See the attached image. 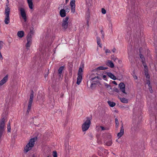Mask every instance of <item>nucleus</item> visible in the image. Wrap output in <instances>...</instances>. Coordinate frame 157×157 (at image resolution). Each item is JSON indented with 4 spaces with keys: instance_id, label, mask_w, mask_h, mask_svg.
<instances>
[{
    "instance_id": "nucleus-1",
    "label": "nucleus",
    "mask_w": 157,
    "mask_h": 157,
    "mask_svg": "<svg viewBox=\"0 0 157 157\" xmlns=\"http://www.w3.org/2000/svg\"><path fill=\"white\" fill-rule=\"evenodd\" d=\"M37 137H34L31 139L29 142L28 143L24 148V152L25 153H27L29 151L31 150L32 148L34 146L35 142L37 140Z\"/></svg>"
},
{
    "instance_id": "nucleus-2",
    "label": "nucleus",
    "mask_w": 157,
    "mask_h": 157,
    "mask_svg": "<svg viewBox=\"0 0 157 157\" xmlns=\"http://www.w3.org/2000/svg\"><path fill=\"white\" fill-rule=\"evenodd\" d=\"M86 120L82 125V131L84 132L87 130L90 127L91 124V119L89 117H87Z\"/></svg>"
},
{
    "instance_id": "nucleus-3",
    "label": "nucleus",
    "mask_w": 157,
    "mask_h": 157,
    "mask_svg": "<svg viewBox=\"0 0 157 157\" xmlns=\"http://www.w3.org/2000/svg\"><path fill=\"white\" fill-rule=\"evenodd\" d=\"M10 9L9 7H6L5 9V14L6 15L4 20L5 23L6 24H8L10 22Z\"/></svg>"
},
{
    "instance_id": "nucleus-4",
    "label": "nucleus",
    "mask_w": 157,
    "mask_h": 157,
    "mask_svg": "<svg viewBox=\"0 0 157 157\" xmlns=\"http://www.w3.org/2000/svg\"><path fill=\"white\" fill-rule=\"evenodd\" d=\"M69 19V17L67 16L65 18H64L62 22V29L64 30H66L67 29L68 25V21Z\"/></svg>"
},
{
    "instance_id": "nucleus-5",
    "label": "nucleus",
    "mask_w": 157,
    "mask_h": 157,
    "mask_svg": "<svg viewBox=\"0 0 157 157\" xmlns=\"http://www.w3.org/2000/svg\"><path fill=\"white\" fill-rule=\"evenodd\" d=\"M140 125L138 124H136L132 126L131 128V133L132 134H135L140 130Z\"/></svg>"
},
{
    "instance_id": "nucleus-6",
    "label": "nucleus",
    "mask_w": 157,
    "mask_h": 157,
    "mask_svg": "<svg viewBox=\"0 0 157 157\" xmlns=\"http://www.w3.org/2000/svg\"><path fill=\"white\" fill-rule=\"evenodd\" d=\"M32 35L28 34L27 36V43L26 44L25 47L26 48L27 50H29L30 45L32 44Z\"/></svg>"
},
{
    "instance_id": "nucleus-7",
    "label": "nucleus",
    "mask_w": 157,
    "mask_h": 157,
    "mask_svg": "<svg viewBox=\"0 0 157 157\" xmlns=\"http://www.w3.org/2000/svg\"><path fill=\"white\" fill-rule=\"evenodd\" d=\"M18 10L20 11L21 15L24 19V21L25 22L27 21V17L24 9L23 8L19 7Z\"/></svg>"
},
{
    "instance_id": "nucleus-8",
    "label": "nucleus",
    "mask_w": 157,
    "mask_h": 157,
    "mask_svg": "<svg viewBox=\"0 0 157 157\" xmlns=\"http://www.w3.org/2000/svg\"><path fill=\"white\" fill-rule=\"evenodd\" d=\"M122 122V124L121 125V128L120 129V131L118 133L117 135V136L118 137V139L120 138L124 135V128L123 127V124L122 122V121H121Z\"/></svg>"
},
{
    "instance_id": "nucleus-9",
    "label": "nucleus",
    "mask_w": 157,
    "mask_h": 157,
    "mask_svg": "<svg viewBox=\"0 0 157 157\" xmlns=\"http://www.w3.org/2000/svg\"><path fill=\"white\" fill-rule=\"evenodd\" d=\"M120 88V90L123 93L127 94V93L125 92V86L123 82H121L118 86Z\"/></svg>"
},
{
    "instance_id": "nucleus-10",
    "label": "nucleus",
    "mask_w": 157,
    "mask_h": 157,
    "mask_svg": "<svg viewBox=\"0 0 157 157\" xmlns=\"http://www.w3.org/2000/svg\"><path fill=\"white\" fill-rule=\"evenodd\" d=\"M70 5L71 6V11L74 13L75 10V0H71L70 2Z\"/></svg>"
},
{
    "instance_id": "nucleus-11",
    "label": "nucleus",
    "mask_w": 157,
    "mask_h": 157,
    "mask_svg": "<svg viewBox=\"0 0 157 157\" xmlns=\"http://www.w3.org/2000/svg\"><path fill=\"white\" fill-rule=\"evenodd\" d=\"M92 0H86V5L87 8V11H90L91 8Z\"/></svg>"
},
{
    "instance_id": "nucleus-12",
    "label": "nucleus",
    "mask_w": 157,
    "mask_h": 157,
    "mask_svg": "<svg viewBox=\"0 0 157 157\" xmlns=\"http://www.w3.org/2000/svg\"><path fill=\"white\" fill-rule=\"evenodd\" d=\"M8 75H6L0 81V87L5 83L7 81Z\"/></svg>"
},
{
    "instance_id": "nucleus-13",
    "label": "nucleus",
    "mask_w": 157,
    "mask_h": 157,
    "mask_svg": "<svg viewBox=\"0 0 157 157\" xmlns=\"http://www.w3.org/2000/svg\"><path fill=\"white\" fill-rule=\"evenodd\" d=\"M105 74H107V75L111 78L113 79V80H115L117 79L116 77L112 73L110 72H106Z\"/></svg>"
},
{
    "instance_id": "nucleus-14",
    "label": "nucleus",
    "mask_w": 157,
    "mask_h": 157,
    "mask_svg": "<svg viewBox=\"0 0 157 157\" xmlns=\"http://www.w3.org/2000/svg\"><path fill=\"white\" fill-rule=\"evenodd\" d=\"M82 74H78V77L77 78V81L76 82L77 84L79 85L82 81Z\"/></svg>"
},
{
    "instance_id": "nucleus-15",
    "label": "nucleus",
    "mask_w": 157,
    "mask_h": 157,
    "mask_svg": "<svg viewBox=\"0 0 157 157\" xmlns=\"http://www.w3.org/2000/svg\"><path fill=\"white\" fill-rule=\"evenodd\" d=\"M59 14L61 17H63L66 16L65 10L64 9H61L59 12Z\"/></svg>"
},
{
    "instance_id": "nucleus-16",
    "label": "nucleus",
    "mask_w": 157,
    "mask_h": 157,
    "mask_svg": "<svg viewBox=\"0 0 157 157\" xmlns=\"http://www.w3.org/2000/svg\"><path fill=\"white\" fill-rule=\"evenodd\" d=\"M106 64L108 66L111 68H113L114 67V64L113 62L110 60H108Z\"/></svg>"
},
{
    "instance_id": "nucleus-17",
    "label": "nucleus",
    "mask_w": 157,
    "mask_h": 157,
    "mask_svg": "<svg viewBox=\"0 0 157 157\" xmlns=\"http://www.w3.org/2000/svg\"><path fill=\"white\" fill-rule=\"evenodd\" d=\"M25 35V33L23 31H18L17 33V36L20 38H22Z\"/></svg>"
},
{
    "instance_id": "nucleus-18",
    "label": "nucleus",
    "mask_w": 157,
    "mask_h": 157,
    "mask_svg": "<svg viewBox=\"0 0 157 157\" xmlns=\"http://www.w3.org/2000/svg\"><path fill=\"white\" fill-rule=\"evenodd\" d=\"M64 66L60 67L58 70V73L59 74V76L60 77L61 76V75L62 73V71L64 69Z\"/></svg>"
},
{
    "instance_id": "nucleus-19",
    "label": "nucleus",
    "mask_w": 157,
    "mask_h": 157,
    "mask_svg": "<svg viewBox=\"0 0 157 157\" xmlns=\"http://www.w3.org/2000/svg\"><path fill=\"white\" fill-rule=\"evenodd\" d=\"M118 98H119V99L121 100V101L124 103H127L128 102V99H126L125 98H119V96H118Z\"/></svg>"
},
{
    "instance_id": "nucleus-20",
    "label": "nucleus",
    "mask_w": 157,
    "mask_h": 157,
    "mask_svg": "<svg viewBox=\"0 0 157 157\" xmlns=\"http://www.w3.org/2000/svg\"><path fill=\"white\" fill-rule=\"evenodd\" d=\"M27 1L29 8L31 9H33V3L32 2V0H27Z\"/></svg>"
},
{
    "instance_id": "nucleus-21",
    "label": "nucleus",
    "mask_w": 157,
    "mask_h": 157,
    "mask_svg": "<svg viewBox=\"0 0 157 157\" xmlns=\"http://www.w3.org/2000/svg\"><path fill=\"white\" fill-rule=\"evenodd\" d=\"M90 18V11H86V21H89Z\"/></svg>"
},
{
    "instance_id": "nucleus-22",
    "label": "nucleus",
    "mask_w": 157,
    "mask_h": 157,
    "mask_svg": "<svg viewBox=\"0 0 157 157\" xmlns=\"http://www.w3.org/2000/svg\"><path fill=\"white\" fill-rule=\"evenodd\" d=\"M104 143L105 145L108 146H110L112 144V140H109V141L105 142V141H104Z\"/></svg>"
},
{
    "instance_id": "nucleus-23",
    "label": "nucleus",
    "mask_w": 157,
    "mask_h": 157,
    "mask_svg": "<svg viewBox=\"0 0 157 157\" xmlns=\"http://www.w3.org/2000/svg\"><path fill=\"white\" fill-rule=\"evenodd\" d=\"M5 124V119L4 118H3L2 119V120L0 122V127L4 128Z\"/></svg>"
},
{
    "instance_id": "nucleus-24",
    "label": "nucleus",
    "mask_w": 157,
    "mask_h": 157,
    "mask_svg": "<svg viewBox=\"0 0 157 157\" xmlns=\"http://www.w3.org/2000/svg\"><path fill=\"white\" fill-rule=\"evenodd\" d=\"M33 96H30L29 101V102L28 105L32 106V105L33 101Z\"/></svg>"
},
{
    "instance_id": "nucleus-25",
    "label": "nucleus",
    "mask_w": 157,
    "mask_h": 157,
    "mask_svg": "<svg viewBox=\"0 0 157 157\" xmlns=\"http://www.w3.org/2000/svg\"><path fill=\"white\" fill-rule=\"evenodd\" d=\"M108 103L109 105L111 107H113L116 105V103L113 102L111 101H108Z\"/></svg>"
},
{
    "instance_id": "nucleus-26",
    "label": "nucleus",
    "mask_w": 157,
    "mask_h": 157,
    "mask_svg": "<svg viewBox=\"0 0 157 157\" xmlns=\"http://www.w3.org/2000/svg\"><path fill=\"white\" fill-rule=\"evenodd\" d=\"M144 60L142 59V63H143V66L144 67V70H147V69H148V67H147V64H146V63L144 62Z\"/></svg>"
},
{
    "instance_id": "nucleus-27",
    "label": "nucleus",
    "mask_w": 157,
    "mask_h": 157,
    "mask_svg": "<svg viewBox=\"0 0 157 157\" xmlns=\"http://www.w3.org/2000/svg\"><path fill=\"white\" fill-rule=\"evenodd\" d=\"M145 75L147 78L150 79V76L148 73V69L147 70H144Z\"/></svg>"
},
{
    "instance_id": "nucleus-28",
    "label": "nucleus",
    "mask_w": 157,
    "mask_h": 157,
    "mask_svg": "<svg viewBox=\"0 0 157 157\" xmlns=\"http://www.w3.org/2000/svg\"><path fill=\"white\" fill-rule=\"evenodd\" d=\"M31 106H32L28 105L26 113V114L27 115H28L29 114V112L31 109Z\"/></svg>"
},
{
    "instance_id": "nucleus-29",
    "label": "nucleus",
    "mask_w": 157,
    "mask_h": 157,
    "mask_svg": "<svg viewBox=\"0 0 157 157\" xmlns=\"http://www.w3.org/2000/svg\"><path fill=\"white\" fill-rule=\"evenodd\" d=\"M115 122L116 124V127L117 128L118 127L119 124V122L117 118L115 119Z\"/></svg>"
},
{
    "instance_id": "nucleus-30",
    "label": "nucleus",
    "mask_w": 157,
    "mask_h": 157,
    "mask_svg": "<svg viewBox=\"0 0 157 157\" xmlns=\"http://www.w3.org/2000/svg\"><path fill=\"white\" fill-rule=\"evenodd\" d=\"M52 155L53 157H57V153L56 151H53Z\"/></svg>"
},
{
    "instance_id": "nucleus-31",
    "label": "nucleus",
    "mask_w": 157,
    "mask_h": 157,
    "mask_svg": "<svg viewBox=\"0 0 157 157\" xmlns=\"http://www.w3.org/2000/svg\"><path fill=\"white\" fill-rule=\"evenodd\" d=\"M113 91L114 92H116L120 94L119 90L117 88L114 87L113 89Z\"/></svg>"
},
{
    "instance_id": "nucleus-32",
    "label": "nucleus",
    "mask_w": 157,
    "mask_h": 157,
    "mask_svg": "<svg viewBox=\"0 0 157 157\" xmlns=\"http://www.w3.org/2000/svg\"><path fill=\"white\" fill-rule=\"evenodd\" d=\"M97 43L98 45H99L100 44L101 40L100 38L99 37H97Z\"/></svg>"
},
{
    "instance_id": "nucleus-33",
    "label": "nucleus",
    "mask_w": 157,
    "mask_h": 157,
    "mask_svg": "<svg viewBox=\"0 0 157 157\" xmlns=\"http://www.w3.org/2000/svg\"><path fill=\"white\" fill-rule=\"evenodd\" d=\"M82 71H83V70H82V68L81 67H80L79 68L78 74H82Z\"/></svg>"
},
{
    "instance_id": "nucleus-34",
    "label": "nucleus",
    "mask_w": 157,
    "mask_h": 157,
    "mask_svg": "<svg viewBox=\"0 0 157 157\" xmlns=\"http://www.w3.org/2000/svg\"><path fill=\"white\" fill-rule=\"evenodd\" d=\"M98 70H104V67H103V66L99 67H98L97 68H96L95 69V70L97 71Z\"/></svg>"
},
{
    "instance_id": "nucleus-35",
    "label": "nucleus",
    "mask_w": 157,
    "mask_h": 157,
    "mask_svg": "<svg viewBox=\"0 0 157 157\" xmlns=\"http://www.w3.org/2000/svg\"><path fill=\"white\" fill-rule=\"evenodd\" d=\"M96 78H97L98 79H100V80H101V78H100L98 76H95L94 77L91 78V79H90V80L92 81L93 80H94Z\"/></svg>"
},
{
    "instance_id": "nucleus-36",
    "label": "nucleus",
    "mask_w": 157,
    "mask_h": 157,
    "mask_svg": "<svg viewBox=\"0 0 157 157\" xmlns=\"http://www.w3.org/2000/svg\"><path fill=\"white\" fill-rule=\"evenodd\" d=\"M105 85L106 88H109L110 89H112L111 86L110 85L106 83H105Z\"/></svg>"
},
{
    "instance_id": "nucleus-37",
    "label": "nucleus",
    "mask_w": 157,
    "mask_h": 157,
    "mask_svg": "<svg viewBox=\"0 0 157 157\" xmlns=\"http://www.w3.org/2000/svg\"><path fill=\"white\" fill-rule=\"evenodd\" d=\"M148 86L149 87V90H150V93H152L153 92V90L152 89L151 84L150 85H148Z\"/></svg>"
},
{
    "instance_id": "nucleus-38",
    "label": "nucleus",
    "mask_w": 157,
    "mask_h": 157,
    "mask_svg": "<svg viewBox=\"0 0 157 157\" xmlns=\"http://www.w3.org/2000/svg\"><path fill=\"white\" fill-rule=\"evenodd\" d=\"M33 27L30 28V33L29 34H30L31 35V34H33Z\"/></svg>"
},
{
    "instance_id": "nucleus-39",
    "label": "nucleus",
    "mask_w": 157,
    "mask_h": 157,
    "mask_svg": "<svg viewBox=\"0 0 157 157\" xmlns=\"http://www.w3.org/2000/svg\"><path fill=\"white\" fill-rule=\"evenodd\" d=\"M101 12L103 14H105L106 13V11L104 8L101 9Z\"/></svg>"
},
{
    "instance_id": "nucleus-40",
    "label": "nucleus",
    "mask_w": 157,
    "mask_h": 157,
    "mask_svg": "<svg viewBox=\"0 0 157 157\" xmlns=\"http://www.w3.org/2000/svg\"><path fill=\"white\" fill-rule=\"evenodd\" d=\"M140 56L141 59H143L144 60H145L144 57L143 55L142 54H140Z\"/></svg>"
},
{
    "instance_id": "nucleus-41",
    "label": "nucleus",
    "mask_w": 157,
    "mask_h": 157,
    "mask_svg": "<svg viewBox=\"0 0 157 157\" xmlns=\"http://www.w3.org/2000/svg\"><path fill=\"white\" fill-rule=\"evenodd\" d=\"M7 129L8 132H11V127L10 126H7Z\"/></svg>"
},
{
    "instance_id": "nucleus-42",
    "label": "nucleus",
    "mask_w": 157,
    "mask_h": 157,
    "mask_svg": "<svg viewBox=\"0 0 157 157\" xmlns=\"http://www.w3.org/2000/svg\"><path fill=\"white\" fill-rule=\"evenodd\" d=\"M147 84L148 85V86L151 85L150 80L149 79L147 80Z\"/></svg>"
},
{
    "instance_id": "nucleus-43",
    "label": "nucleus",
    "mask_w": 157,
    "mask_h": 157,
    "mask_svg": "<svg viewBox=\"0 0 157 157\" xmlns=\"http://www.w3.org/2000/svg\"><path fill=\"white\" fill-rule=\"evenodd\" d=\"M106 76H107L106 75H103V78L106 81H107V79Z\"/></svg>"
},
{
    "instance_id": "nucleus-44",
    "label": "nucleus",
    "mask_w": 157,
    "mask_h": 157,
    "mask_svg": "<svg viewBox=\"0 0 157 157\" xmlns=\"http://www.w3.org/2000/svg\"><path fill=\"white\" fill-rule=\"evenodd\" d=\"M105 52L106 53H110V50H109L108 49H106V50H105Z\"/></svg>"
},
{
    "instance_id": "nucleus-45",
    "label": "nucleus",
    "mask_w": 157,
    "mask_h": 157,
    "mask_svg": "<svg viewBox=\"0 0 157 157\" xmlns=\"http://www.w3.org/2000/svg\"><path fill=\"white\" fill-rule=\"evenodd\" d=\"M2 43V41H0V50H1L2 48V45L1 43Z\"/></svg>"
},
{
    "instance_id": "nucleus-46",
    "label": "nucleus",
    "mask_w": 157,
    "mask_h": 157,
    "mask_svg": "<svg viewBox=\"0 0 157 157\" xmlns=\"http://www.w3.org/2000/svg\"><path fill=\"white\" fill-rule=\"evenodd\" d=\"M33 93H34L33 91V90H32L31 91L30 96H33Z\"/></svg>"
},
{
    "instance_id": "nucleus-47",
    "label": "nucleus",
    "mask_w": 157,
    "mask_h": 157,
    "mask_svg": "<svg viewBox=\"0 0 157 157\" xmlns=\"http://www.w3.org/2000/svg\"><path fill=\"white\" fill-rule=\"evenodd\" d=\"M89 21H86V24L87 25L88 28H89Z\"/></svg>"
},
{
    "instance_id": "nucleus-48",
    "label": "nucleus",
    "mask_w": 157,
    "mask_h": 157,
    "mask_svg": "<svg viewBox=\"0 0 157 157\" xmlns=\"http://www.w3.org/2000/svg\"><path fill=\"white\" fill-rule=\"evenodd\" d=\"M100 128H101V130H105V127L103 126H100Z\"/></svg>"
},
{
    "instance_id": "nucleus-49",
    "label": "nucleus",
    "mask_w": 157,
    "mask_h": 157,
    "mask_svg": "<svg viewBox=\"0 0 157 157\" xmlns=\"http://www.w3.org/2000/svg\"><path fill=\"white\" fill-rule=\"evenodd\" d=\"M7 3L6 4V6H7V7H8V6H9V2L8 1V0H7Z\"/></svg>"
},
{
    "instance_id": "nucleus-50",
    "label": "nucleus",
    "mask_w": 157,
    "mask_h": 157,
    "mask_svg": "<svg viewBox=\"0 0 157 157\" xmlns=\"http://www.w3.org/2000/svg\"><path fill=\"white\" fill-rule=\"evenodd\" d=\"M112 83L113 84H115V85H117V83L115 81H113L112 82Z\"/></svg>"
},
{
    "instance_id": "nucleus-51",
    "label": "nucleus",
    "mask_w": 157,
    "mask_h": 157,
    "mask_svg": "<svg viewBox=\"0 0 157 157\" xmlns=\"http://www.w3.org/2000/svg\"><path fill=\"white\" fill-rule=\"evenodd\" d=\"M104 33H102V36H101V38L102 39H103L104 38Z\"/></svg>"
},
{
    "instance_id": "nucleus-52",
    "label": "nucleus",
    "mask_w": 157,
    "mask_h": 157,
    "mask_svg": "<svg viewBox=\"0 0 157 157\" xmlns=\"http://www.w3.org/2000/svg\"><path fill=\"white\" fill-rule=\"evenodd\" d=\"M114 55H112L111 56V59H114Z\"/></svg>"
},
{
    "instance_id": "nucleus-53",
    "label": "nucleus",
    "mask_w": 157,
    "mask_h": 157,
    "mask_svg": "<svg viewBox=\"0 0 157 157\" xmlns=\"http://www.w3.org/2000/svg\"><path fill=\"white\" fill-rule=\"evenodd\" d=\"M116 50V49L115 48H114L113 50H112V52H115V51Z\"/></svg>"
},
{
    "instance_id": "nucleus-54",
    "label": "nucleus",
    "mask_w": 157,
    "mask_h": 157,
    "mask_svg": "<svg viewBox=\"0 0 157 157\" xmlns=\"http://www.w3.org/2000/svg\"><path fill=\"white\" fill-rule=\"evenodd\" d=\"M35 66H39V63L38 62L37 63V64L36 63V62H35Z\"/></svg>"
},
{
    "instance_id": "nucleus-55",
    "label": "nucleus",
    "mask_w": 157,
    "mask_h": 157,
    "mask_svg": "<svg viewBox=\"0 0 157 157\" xmlns=\"http://www.w3.org/2000/svg\"><path fill=\"white\" fill-rule=\"evenodd\" d=\"M40 95H39V96H37V100H38V99H40Z\"/></svg>"
},
{
    "instance_id": "nucleus-56",
    "label": "nucleus",
    "mask_w": 157,
    "mask_h": 157,
    "mask_svg": "<svg viewBox=\"0 0 157 157\" xmlns=\"http://www.w3.org/2000/svg\"><path fill=\"white\" fill-rule=\"evenodd\" d=\"M134 78L135 79H137V76H136V75H135V76H134Z\"/></svg>"
},
{
    "instance_id": "nucleus-57",
    "label": "nucleus",
    "mask_w": 157,
    "mask_h": 157,
    "mask_svg": "<svg viewBox=\"0 0 157 157\" xmlns=\"http://www.w3.org/2000/svg\"><path fill=\"white\" fill-rule=\"evenodd\" d=\"M113 60L115 61L116 60H118V59L117 58H114Z\"/></svg>"
},
{
    "instance_id": "nucleus-58",
    "label": "nucleus",
    "mask_w": 157,
    "mask_h": 157,
    "mask_svg": "<svg viewBox=\"0 0 157 157\" xmlns=\"http://www.w3.org/2000/svg\"><path fill=\"white\" fill-rule=\"evenodd\" d=\"M93 85L94 84H93V83H92L90 86V87L92 88L93 87Z\"/></svg>"
},
{
    "instance_id": "nucleus-59",
    "label": "nucleus",
    "mask_w": 157,
    "mask_h": 157,
    "mask_svg": "<svg viewBox=\"0 0 157 157\" xmlns=\"http://www.w3.org/2000/svg\"><path fill=\"white\" fill-rule=\"evenodd\" d=\"M7 126H8V127L10 126V121L9 122V124L7 125Z\"/></svg>"
},
{
    "instance_id": "nucleus-60",
    "label": "nucleus",
    "mask_w": 157,
    "mask_h": 157,
    "mask_svg": "<svg viewBox=\"0 0 157 157\" xmlns=\"http://www.w3.org/2000/svg\"><path fill=\"white\" fill-rule=\"evenodd\" d=\"M69 10V9H68V8H67V9H66V12L67 11V12L68 10Z\"/></svg>"
},
{
    "instance_id": "nucleus-61",
    "label": "nucleus",
    "mask_w": 157,
    "mask_h": 157,
    "mask_svg": "<svg viewBox=\"0 0 157 157\" xmlns=\"http://www.w3.org/2000/svg\"><path fill=\"white\" fill-rule=\"evenodd\" d=\"M108 68L107 67H104V70H105V69H106Z\"/></svg>"
},
{
    "instance_id": "nucleus-62",
    "label": "nucleus",
    "mask_w": 157,
    "mask_h": 157,
    "mask_svg": "<svg viewBox=\"0 0 157 157\" xmlns=\"http://www.w3.org/2000/svg\"><path fill=\"white\" fill-rule=\"evenodd\" d=\"M99 45V46L100 47V48H102V46H101V44H100L99 45Z\"/></svg>"
},
{
    "instance_id": "nucleus-63",
    "label": "nucleus",
    "mask_w": 157,
    "mask_h": 157,
    "mask_svg": "<svg viewBox=\"0 0 157 157\" xmlns=\"http://www.w3.org/2000/svg\"><path fill=\"white\" fill-rule=\"evenodd\" d=\"M101 33L102 34V33H103V30H101Z\"/></svg>"
},
{
    "instance_id": "nucleus-64",
    "label": "nucleus",
    "mask_w": 157,
    "mask_h": 157,
    "mask_svg": "<svg viewBox=\"0 0 157 157\" xmlns=\"http://www.w3.org/2000/svg\"><path fill=\"white\" fill-rule=\"evenodd\" d=\"M68 2V0H66V3H67Z\"/></svg>"
}]
</instances>
